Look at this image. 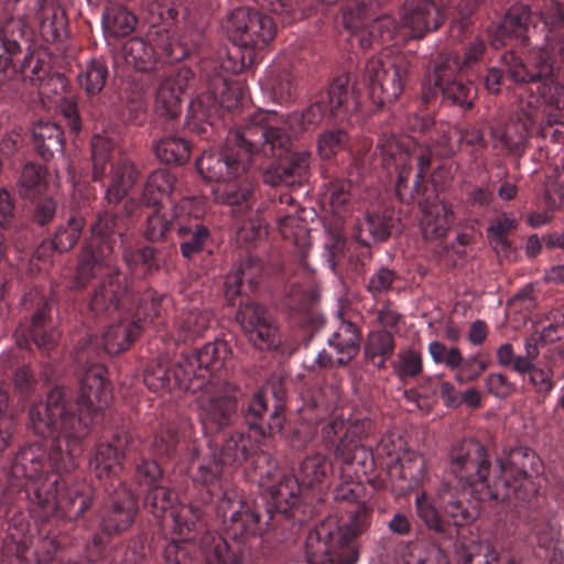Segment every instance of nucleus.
<instances>
[{
  "label": "nucleus",
  "mask_w": 564,
  "mask_h": 564,
  "mask_svg": "<svg viewBox=\"0 0 564 564\" xmlns=\"http://www.w3.org/2000/svg\"><path fill=\"white\" fill-rule=\"evenodd\" d=\"M254 51L232 44L231 47H223L214 59L204 63L203 70L206 80L217 75H236L245 70L254 59Z\"/></svg>",
  "instance_id": "e433bc0d"
},
{
  "label": "nucleus",
  "mask_w": 564,
  "mask_h": 564,
  "mask_svg": "<svg viewBox=\"0 0 564 564\" xmlns=\"http://www.w3.org/2000/svg\"><path fill=\"white\" fill-rule=\"evenodd\" d=\"M18 184L22 197L34 199L46 191V170L40 164L26 163Z\"/></svg>",
  "instance_id": "13d9d810"
},
{
  "label": "nucleus",
  "mask_w": 564,
  "mask_h": 564,
  "mask_svg": "<svg viewBox=\"0 0 564 564\" xmlns=\"http://www.w3.org/2000/svg\"><path fill=\"white\" fill-rule=\"evenodd\" d=\"M262 273V262L248 256L226 275L224 292L229 305L235 306L238 301L236 321L248 341L259 350H272L280 345L278 325L263 305L249 297L258 290Z\"/></svg>",
  "instance_id": "6e6552de"
},
{
  "label": "nucleus",
  "mask_w": 564,
  "mask_h": 564,
  "mask_svg": "<svg viewBox=\"0 0 564 564\" xmlns=\"http://www.w3.org/2000/svg\"><path fill=\"white\" fill-rule=\"evenodd\" d=\"M175 184V176L166 170L153 171L144 184L141 202L153 210L147 215L144 237L151 242H167L176 234L178 220L193 206L194 198L184 197L166 209L162 199L169 196Z\"/></svg>",
  "instance_id": "2eb2a0df"
},
{
  "label": "nucleus",
  "mask_w": 564,
  "mask_h": 564,
  "mask_svg": "<svg viewBox=\"0 0 564 564\" xmlns=\"http://www.w3.org/2000/svg\"><path fill=\"white\" fill-rule=\"evenodd\" d=\"M395 349V339L391 332L379 329L368 335L365 345V358L375 361L377 357L391 358Z\"/></svg>",
  "instance_id": "e2e57ef3"
},
{
  "label": "nucleus",
  "mask_w": 564,
  "mask_h": 564,
  "mask_svg": "<svg viewBox=\"0 0 564 564\" xmlns=\"http://www.w3.org/2000/svg\"><path fill=\"white\" fill-rule=\"evenodd\" d=\"M40 33L47 43L65 40L69 34L66 12L58 3H43L40 9Z\"/></svg>",
  "instance_id": "c03bdc74"
},
{
  "label": "nucleus",
  "mask_w": 564,
  "mask_h": 564,
  "mask_svg": "<svg viewBox=\"0 0 564 564\" xmlns=\"http://www.w3.org/2000/svg\"><path fill=\"white\" fill-rule=\"evenodd\" d=\"M207 91L192 100L186 119L187 129L202 139H209L218 120L219 112L237 110L243 98V88L229 77H209Z\"/></svg>",
  "instance_id": "dca6fc26"
},
{
  "label": "nucleus",
  "mask_w": 564,
  "mask_h": 564,
  "mask_svg": "<svg viewBox=\"0 0 564 564\" xmlns=\"http://www.w3.org/2000/svg\"><path fill=\"white\" fill-rule=\"evenodd\" d=\"M109 77L107 63L101 58L90 59L77 76L78 84L89 98L97 97Z\"/></svg>",
  "instance_id": "5fc2aeb1"
},
{
  "label": "nucleus",
  "mask_w": 564,
  "mask_h": 564,
  "mask_svg": "<svg viewBox=\"0 0 564 564\" xmlns=\"http://www.w3.org/2000/svg\"><path fill=\"white\" fill-rule=\"evenodd\" d=\"M135 14L123 6L110 4L102 13V26L106 35L124 37L130 35L137 25Z\"/></svg>",
  "instance_id": "3c124183"
},
{
  "label": "nucleus",
  "mask_w": 564,
  "mask_h": 564,
  "mask_svg": "<svg viewBox=\"0 0 564 564\" xmlns=\"http://www.w3.org/2000/svg\"><path fill=\"white\" fill-rule=\"evenodd\" d=\"M486 52V43L480 37L470 40L460 53H448L440 55L437 58H451L457 62L458 70L477 77L475 67H477L482 61Z\"/></svg>",
  "instance_id": "4d7b16f0"
},
{
  "label": "nucleus",
  "mask_w": 564,
  "mask_h": 564,
  "mask_svg": "<svg viewBox=\"0 0 564 564\" xmlns=\"http://www.w3.org/2000/svg\"><path fill=\"white\" fill-rule=\"evenodd\" d=\"M316 302L317 294L313 289L299 281H290L282 306L299 325L317 332L324 326L325 317L316 308Z\"/></svg>",
  "instance_id": "c756f323"
},
{
  "label": "nucleus",
  "mask_w": 564,
  "mask_h": 564,
  "mask_svg": "<svg viewBox=\"0 0 564 564\" xmlns=\"http://www.w3.org/2000/svg\"><path fill=\"white\" fill-rule=\"evenodd\" d=\"M216 514L221 520L223 529L228 538L245 541L248 538L261 536L274 530L278 521L264 500H242L235 490L215 489Z\"/></svg>",
  "instance_id": "4468645a"
},
{
  "label": "nucleus",
  "mask_w": 564,
  "mask_h": 564,
  "mask_svg": "<svg viewBox=\"0 0 564 564\" xmlns=\"http://www.w3.org/2000/svg\"><path fill=\"white\" fill-rule=\"evenodd\" d=\"M177 225L175 236L180 252L186 261L193 262L205 251L212 237L210 230L197 215H193L192 206Z\"/></svg>",
  "instance_id": "2f4dec72"
},
{
  "label": "nucleus",
  "mask_w": 564,
  "mask_h": 564,
  "mask_svg": "<svg viewBox=\"0 0 564 564\" xmlns=\"http://www.w3.org/2000/svg\"><path fill=\"white\" fill-rule=\"evenodd\" d=\"M123 216L105 210L90 225V236L78 256L73 289L91 286L89 310L117 316L102 335L104 351L117 355L127 350L140 336L142 326L130 316L133 301L127 275L118 268L116 250L122 242Z\"/></svg>",
  "instance_id": "7ed1b4c3"
},
{
  "label": "nucleus",
  "mask_w": 564,
  "mask_h": 564,
  "mask_svg": "<svg viewBox=\"0 0 564 564\" xmlns=\"http://www.w3.org/2000/svg\"><path fill=\"white\" fill-rule=\"evenodd\" d=\"M520 376L523 377V379H528L534 392L543 399L549 397L555 388L554 371L549 365H530V369Z\"/></svg>",
  "instance_id": "69168bd1"
},
{
  "label": "nucleus",
  "mask_w": 564,
  "mask_h": 564,
  "mask_svg": "<svg viewBox=\"0 0 564 564\" xmlns=\"http://www.w3.org/2000/svg\"><path fill=\"white\" fill-rule=\"evenodd\" d=\"M500 471L502 477L488 487L487 494L513 507L524 527L520 534L533 535L539 546L545 550L558 544L560 525L546 520L540 511L539 476L543 473V464L538 454L525 446L511 448Z\"/></svg>",
  "instance_id": "423d86ee"
},
{
  "label": "nucleus",
  "mask_w": 564,
  "mask_h": 564,
  "mask_svg": "<svg viewBox=\"0 0 564 564\" xmlns=\"http://www.w3.org/2000/svg\"><path fill=\"white\" fill-rule=\"evenodd\" d=\"M35 302V311L29 321L20 323L15 330L17 343L19 346L30 349L34 344L42 352L50 355L55 349L59 333L55 328L51 316V306L44 296L36 292H30L24 295L23 304Z\"/></svg>",
  "instance_id": "b1692460"
},
{
  "label": "nucleus",
  "mask_w": 564,
  "mask_h": 564,
  "mask_svg": "<svg viewBox=\"0 0 564 564\" xmlns=\"http://www.w3.org/2000/svg\"><path fill=\"white\" fill-rule=\"evenodd\" d=\"M303 487L294 475H284L278 484L271 486L267 494L260 497L270 507V513L279 518L292 519L296 522L304 521L306 503L302 494Z\"/></svg>",
  "instance_id": "c85d7f7f"
},
{
  "label": "nucleus",
  "mask_w": 564,
  "mask_h": 564,
  "mask_svg": "<svg viewBox=\"0 0 564 564\" xmlns=\"http://www.w3.org/2000/svg\"><path fill=\"white\" fill-rule=\"evenodd\" d=\"M532 18L529 6L516 3L508 8L503 19L489 30L491 45L496 48L507 45L513 37L521 43Z\"/></svg>",
  "instance_id": "f704fd0d"
},
{
  "label": "nucleus",
  "mask_w": 564,
  "mask_h": 564,
  "mask_svg": "<svg viewBox=\"0 0 564 564\" xmlns=\"http://www.w3.org/2000/svg\"><path fill=\"white\" fill-rule=\"evenodd\" d=\"M286 388L279 378H271L267 384L252 393L241 405L247 427L260 437L280 433L285 422Z\"/></svg>",
  "instance_id": "6ab92c4d"
},
{
  "label": "nucleus",
  "mask_w": 564,
  "mask_h": 564,
  "mask_svg": "<svg viewBox=\"0 0 564 564\" xmlns=\"http://www.w3.org/2000/svg\"><path fill=\"white\" fill-rule=\"evenodd\" d=\"M153 83V73L133 70L128 75L120 99L128 111V120L141 124L145 119V95Z\"/></svg>",
  "instance_id": "72a5a7b5"
},
{
  "label": "nucleus",
  "mask_w": 564,
  "mask_h": 564,
  "mask_svg": "<svg viewBox=\"0 0 564 564\" xmlns=\"http://www.w3.org/2000/svg\"><path fill=\"white\" fill-rule=\"evenodd\" d=\"M248 433L236 431L225 437L218 447L214 448L212 441L208 445L212 449L210 458L200 463L193 476L196 485L203 486L205 490L202 494L203 503L214 502V490L224 488L225 467H237L242 463L252 459L256 455L258 458H265L263 454L259 455V443L264 437L257 436L254 432L248 429Z\"/></svg>",
  "instance_id": "ddd939ff"
},
{
  "label": "nucleus",
  "mask_w": 564,
  "mask_h": 564,
  "mask_svg": "<svg viewBox=\"0 0 564 564\" xmlns=\"http://www.w3.org/2000/svg\"><path fill=\"white\" fill-rule=\"evenodd\" d=\"M406 449V443L402 436L397 433L384 434L376 447L379 465L387 469L391 468L397 457Z\"/></svg>",
  "instance_id": "338daca9"
},
{
  "label": "nucleus",
  "mask_w": 564,
  "mask_h": 564,
  "mask_svg": "<svg viewBox=\"0 0 564 564\" xmlns=\"http://www.w3.org/2000/svg\"><path fill=\"white\" fill-rule=\"evenodd\" d=\"M371 523V509L358 505L349 522L339 525L328 518L312 529L305 541V558L308 564H356L359 557L357 538Z\"/></svg>",
  "instance_id": "9b49d317"
},
{
  "label": "nucleus",
  "mask_w": 564,
  "mask_h": 564,
  "mask_svg": "<svg viewBox=\"0 0 564 564\" xmlns=\"http://www.w3.org/2000/svg\"><path fill=\"white\" fill-rule=\"evenodd\" d=\"M339 394L336 388L325 386L313 390L304 398L303 411L312 412L311 420H323L329 415L336 408Z\"/></svg>",
  "instance_id": "603ef678"
},
{
  "label": "nucleus",
  "mask_w": 564,
  "mask_h": 564,
  "mask_svg": "<svg viewBox=\"0 0 564 564\" xmlns=\"http://www.w3.org/2000/svg\"><path fill=\"white\" fill-rule=\"evenodd\" d=\"M93 350L89 339L75 355L79 371L76 398L68 388L56 384L45 401L30 408V429L42 437L57 435L46 446L35 442L20 447L10 468L3 471L0 514H23L21 510L26 507L46 516L61 510L69 519H77L90 508L93 487L84 481L69 484V474L77 466L85 438L106 419L113 398L108 371L90 358Z\"/></svg>",
  "instance_id": "f257e3e1"
},
{
  "label": "nucleus",
  "mask_w": 564,
  "mask_h": 564,
  "mask_svg": "<svg viewBox=\"0 0 564 564\" xmlns=\"http://www.w3.org/2000/svg\"><path fill=\"white\" fill-rule=\"evenodd\" d=\"M333 473L332 462L325 455L317 453L302 460L296 478L303 488L317 489L321 492L329 486Z\"/></svg>",
  "instance_id": "a19ab883"
},
{
  "label": "nucleus",
  "mask_w": 564,
  "mask_h": 564,
  "mask_svg": "<svg viewBox=\"0 0 564 564\" xmlns=\"http://www.w3.org/2000/svg\"><path fill=\"white\" fill-rule=\"evenodd\" d=\"M359 108L360 101L356 83L352 82L350 74L344 73L335 77L324 90L317 93L313 101L300 112L290 113L285 118L275 111L258 110L257 112H267L276 117L275 126L291 140V133L295 135L303 131L314 130L326 118L344 121ZM291 147L292 141H290ZM294 153L290 149L283 159L290 158Z\"/></svg>",
  "instance_id": "9d476101"
},
{
  "label": "nucleus",
  "mask_w": 564,
  "mask_h": 564,
  "mask_svg": "<svg viewBox=\"0 0 564 564\" xmlns=\"http://www.w3.org/2000/svg\"><path fill=\"white\" fill-rule=\"evenodd\" d=\"M517 225L516 218L507 213H501L490 221L487 232L497 248L508 252L512 249L508 237L517 228Z\"/></svg>",
  "instance_id": "0e129e2a"
},
{
  "label": "nucleus",
  "mask_w": 564,
  "mask_h": 564,
  "mask_svg": "<svg viewBox=\"0 0 564 564\" xmlns=\"http://www.w3.org/2000/svg\"><path fill=\"white\" fill-rule=\"evenodd\" d=\"M350 138L344 128H333L323 131L317 138V154L322 160H332L337 154L349 151L351 160L349 174L364 176L377 167L378 150L371 153V145L364 141L358 149H350Z\"/></svg>",
  "instance_id": "a878e982"
},
{
  "label": "nucleus",
  "mask_w": 564,
  "mask_h": 564,
  "mask_svg": "<svg viewBox=\"0 0 564 564\" xmlns=\"http://www.w3.org/2000/svg\"><path fill=\"white\" fill-rule=\"evenodd\" d=\"M276 117L253 112L243 126L230 130L219 150L204 151L196 160L198 173L210 182H226L219 199L245 214L252 208L256 183L251 175L258 155L274 161L264 169L263 182L271 186L300 187L310 175V152L283 156L290 150L288 135L275 126Z\"/></svg>",
  "instance_id": "f03ea898"
},
{
  "label": "nucleus",
  "mask_w": 564,
  "mask_h": 564,
  "mask_svg": "<svg viewBox=\"0 0 564 564\" xmlns=\"http://www.w3.org/2000/svg\"><path fill=\"white\" fill-rule=\"evenodd\" d=\"M122 257L130 268H141L147 275L158 272L161 268L158 250L151 246L144 245L137 249L127 248L123 250Z\"/></svg>",
  "instance_id": "052dcab7"
},
{
  "label": "nucleus",
  "mask_w": 564,
  "mask_h": 564,
  "mask_svg": "<svg viewBox=\"0 0 564 564\" xmlns=\"http://www.w3.org/2000/svg\"><path fill=\"white\" fill-rule=\"evenodd\" d=\"M9 69L14 74H22L33 84H41L51 72L48 55L40 50H29L22 56H15Z\"/></svg>",
  "instance_id": "de8ad7c7"
},
{
  "label": "nucleus",
  "mask_w": 564,
  "mask_h": 564,
  "mask_svg": "<svg viewBox=\"0 0 564 564\" xmlns=\"http://www.w3.org/2000/svg\"><path fill=\"white\" fill-rule=\"evenodd\" d=\"M85 224L83 215L79 213L72 215L66 225H62L57 228L51 240L42 242L36 250L37 257H48V251H57L62 253L70 250L77 243Z\"/></svg>",
  "instance_id": "37998d69"
},
{
  "label": "nucleus",
  "mask_w": 564,
  "mask_h": 564,
  "mask_svg": "<svg viewBox=\"0 0 564 564\" xmlns=\"http://www.w3.org/2000/svg\"><path fill=\"white\" fill-rule=\"evenodd\" d=\"M392 367L398 379L405 383L423 373L424 364L422 352L415 348L400 349Z\"/></svg>",
  "instance_id": "bf43d9fd"
},
{
  "label": "nucleus",
  "mask_w": 564,
  "mask_h": 564,
  "mask_svg": "<svg viewBox=\"0 0 564 564\" xmlns=\"http://www.w3.org/2000/svg\"><path fill=\"white\" fill-rule=\"evenodd\" d=\"M199 550L206 564H243L240 546L229 545L224 536L206 531L199 540Z\"/></svg>",
  "instance_id": "ea45409f"
},
{
  "label": "nucleus",
  "mask_w": 564,
  "mask_h": 564,
  "mask_svg": "<svg viewBox=\"0 0 564 564\" xmlns=\"http://www.w3.org/2000/svg\"><path fill=\"white\" fill-rule=\"evenodd\" d=\"M225 30L232 44L254 51L264 48L274 39L276 26L270 15L250 7H238L228 13Z\"/></svg>",
  "instance_id": "5701e85b"
},
{
  "label": "nucleus",
  "mask_w": 564,
  "mask_h": 564,
  "mask_svg": "<svg viewBox=\"0 0 564 564\" xmlns=\"http://www.w3.org/2000/svg\"><path fill=\"white\" fill-rule=\"evenodd\" d=\"M143 382L153 392L180 389L196 393L202 384L199 378L189 381L182 357L172 365L166 356H159L148 362L143 371Z\"/></svg>",
  "instance_id": "bb28decb"
},
{
  "label": "nucleus",
  "mask_w": 564,
  "mask_h": 564,
  "mask_svg": "<svg viewBox=\"0 0 564 564\" xmlns=\"http://www.w3.org/2000/svg\"><path fill=\"white\" fill-rule=\"evenodd\" d=\"M191 143L178 137L161 139L154 147L156 158L165 164H185L191 156Z\"/></svg>",
  "instance_id": "6e6d98bb"
},
{
  "label": "nucleus",
  "mask_w": 564,
  "mask_h": 564,
  "mask_svg": "<svg viewBox=\"0 0 564 564\" xmlns=\"http://www.w3.org/2000/svg\"><path fill=\"white\" fill-rule=\"evenodd\" d=\"M267 86L274 101L291 104L299 96L300 79L293 69L275 67L268 75Z\"/></svg>",
  "instance_id": "09e8293b"
},
{
  "label": "nucleus",
  "mask_w": 564,
  "mask_h": 564,
  "mask_svg": "<svg viewBox=\"0 0 564 564\" xmlns=\"http://www.w3.org/2000/svg\"><path fill=\"white\" fill-rule=\"evenodd\" d=\"M31 32L21 19L11 18L0 29V72L9 69L15 56L31 48Z\"/></svg>",
  "instance_id": "c9c22d12"
},
{
  "label": "nucleus",
  "mask_w": 564,
  "mask_h": 564,
  "mask_svg": "<svg viewBox=\"0 0 564 564\" xmlns=\"http://www.w3.org/2000/svg\"><path fill=\"white\" fill-rule=\"evenodd\" d=\"M388 473L391 477L404 480L406 482L405 489H414L421 485L425 477V459L422 455L408 448L397 457V462L392 464L391 468H388Z\"/></svg>",
  "instance_id": "49530a36"
},
{
  "label": "nucleus",
  "mask_w": 564,
  "mask_h": 564,
  "mask_svg": "<svg viewBox=\"0 0 564 564\" xmlns=\"http://www.w3.org/2000/svg\"><path fill=\"white\" fill-rule=\"evenodd\" d=\"M335 464L345 477L367 476L379 464L376 453L358 443L339 442L334 451Z\"/></svg>",
  "instance_id": "473e14b6"
},
{
  "label": "nucleus",
  "mask_w": 564,
  "mask_h": 564,
  "mask_svg": "<svg viewBox=\"0 0 564 564\" xmlns=\"http://www.w3.org/2000/svg\"><path fill=\"white\" fill-rule=\"evenodd\" d=\"M506 458L507 453L492 466L481 442L464 438L454 443L447 456V470L460 482V488L444 481L433 499L425 492L417 495L415 508L420 519L436 533L449 539L458 536L459 528L478 517L481 501L506 502L487 494L488 487L502 477L500 466Z\"/></svg>",
  "instance_id": "20e7f679"
},
{
  "label": "nucleus",
  "mask_w": 564,
  "mask_h": 564,
  "mask_svg": "<svg viewBox=\"0 0 564 564\" xmlns=\"http://www.w3.org/2000/svg\"><path fill=\"white\" fill-rule=\"evenodd\" d=\"M491 361L488 355L476 352L467 357L454 371V380L458 384L475 382L489 368Z\"/></svg>",
  "instance_id": "680f3d73"
},
{
  "label": "nucleus",
  "mask_w": 564,
  "mask_h": 564,
  "mask_svg": "<svg viewBox=\"0 0 564 564\" xmlns=\"http://www.w3.org/2000/svg\"><path fill=\"white\" fill-rule=\"evenodd\" d=\"M130 432L121 426L110 430L104 441H99L89 459L90 473L99 485L89 484L94 495L102 490L107 496L100 508V527L105 534L119 535L134 523L139 512L138 497L119 478L122 460L133 446Z\"/></svg>",
  "instance_id": "0eeeda50"
},
{
  "label": "nucleus",
  "mask_w": 564,
  "mask_h": 564,
  "mask_svg": "<svg viewBox=\"0 0 564 564\" xmlns=\"http://www.w3.org/2000/svg\"><path fill=\"white\" fill-rule=\"evenodd\" d=\"M212 313L200 307L199 299L193 300L184 307L175 322V341L177 344L193 341L203 336L209 328Z\"/></svg>",
  "instance_id": "4c0bfd02"
},
{
  "label": "nucleus",
  "mask_w": 564,
  "mask_h": 564,
  "mask_svg": "<svg viewBox=\"0 0 564 564\" xmlns=\"http://www.w3.org/2000/svg\"><path fill=\"white\" fill-rule=\"evenodd\" d=\"M193 77L189 68L181 67L160 83L154 100V112L158 117L174 120L181 115L182 96Z\"/></svg>",
  "instance_id": "7c9ffc66"
},
{
  "label": "nucleus",
  "mask_w": 564,
  "mask_h": 564,
  "mask_svg": "<svg viewBox=\"0 0 564 564\" xmlns=\"http://www.w3.org/2000/svg\"><path fill=\"white\" fill-rule=\"evenodd\" d=\"M361 332L350 321H343L338 329L328 338V346L337 352V362L348 365L359 352Z\"/></svg>",
  "instance_id": "a18cd8bd"
},
{
  "label": "nucleus",
  "mask_w": 564,
  "mask_h": 564,
  "mask_svg": "<svg viewBox=\"0 0 564 564\" xmlns=\"http://www.w3.org/2000/svg\"><path fill=\"white\" fill-rule=\"evenodd\" d=\"M116 141L108 134L96 133L90 140L91 178L105 188L109 204H118L137 180V169L126 158L115 160Z\"/></svg>",
  "instance_id": "f3484780"
},
{
  "label": "nucleus",
  "mask_w": 564,
  "mask_h": 564,
  "mask_svg": "<svg viewBox=\"0 0 564 564\" xmlns=\"http://www.w3.org/2000/svg\"><path fill=\"white\" fill-rule=\"evenodd\" d=\"M191 54V48L175 41L167 30H158L149 34V42L133 37L123 46L126 63L134 70L153 73L159 62L173 64Z\"/></svg>",
  "instance_id": "4be33fe9"
},
{
  "label": "nucleus",
  "mask_w": 564,
  "mask_h": 564,
  "mask_svg": "<svg viewBox=\"0 0 564 564\" xmlns=\"http://www.w3.org/2000/svg\"><path fill=\"white\" fill-rule=\"evenodd\" d=\"M231 356V348L229 344L223 339H217L207 343L200 349L182 355L183 367L188 372L189 381L196 379L202 380L199 389L208 386L212 381H221L215 378V375L220 371L225 362Z\"/></svg>",
  "instance_id": "cd10ccee"
},
{
  "label": "nucleus",
  "mask_w": 564,
  "mask_h": 564,
  "mask_svg": "<svg viewBox=\"0 0 564 564\" xmlns=\"http://www.w3.org/2000/svg\"><path fill=\"white\" fill-rule=\"evenodd\" d=\"M411 67L404 56L371 57L367 61L361 80L368 88L369 98L377 107L394 102L404 89Z\"/></svg>",
  "instance_id": "412c9836"
},
{
  "label": "nucleus",
  "mask_w": 564,
  "mask_h": 564,
  "mask_svg": "<svg viewBox=\"0 0 564 564\" xmlns=\"http://www.w3.org/2000/svg\"><path fill=\"white\" fill-rule=\"evenodd\" d=\"M197 503H178L177 494L164 486L150 487L145 492L143 506L158 520L163 532L171 530L175 536L164 547L163 564H188L187 542L195 539L194 532L203 528L202 494ZM208 503H204L207 506Z\"/></svg>",
  "instance_id": "1a4fd4ad"
},
{
  "label": "nucleus",
  "mask_w": 564,
  "mask_h": 564,
  "mask_svg": "<svg viewBox=\"0 0 564 564\" xmlns=\"http://www.w3.org/2000/svg\"><path fill=\"white\" fill-rule=\"evenodd\" d=\"M32 147L45 162L53 159L55 153H63L64 132L62 128L51 121L37 122L32 128Z\"/></svg>",
  "instance_id": "79ce46f5"
},
{
  "label": "nucleus",
  "mask_w": 564,
  "mask_h": 564,
  "mask_svg": "<svg viewBox=\"0 0 564 564\" xmlns=\"http://www.w3.org/2000/svg\"><path fill=\"white\" fill-rule=\"evenodd\" d=\"M469 74L458 70L457 62L437 58L422 82V99L431 102L441 97V104L466 112L474 108L478 93Z\"/></svg>",
  "instance_id": "a211bd4d"
},
{
  "label": "nucleus",
  "mask_w": 564,
  "mask_h": 564,
  "mask_svg": "<svg viewBox=\"0 0 564 564\" xmlns=\"http://www.w3.org/2000/svg\"><path fill=\"white\" fill-rule=\"evenodd\" d=\"M130 293L133 301L130 316L134 322H139L142 327L148 321H153V318L161 315L163 302L169 300L164 295H159L153 289H148L141 295L137 296L130 288Z\"/></svg>",
  "instance_id": "864d4df0"
},
{
  "label": "nucleus",
  "mask_w": 564,
  "mask_h": 564,
  "mask_svg": "<svg viewBox=\"0 0 564 564\" xmlns=\"http://www.w3.org/2000/svg\"><path fill=\"white\" fill-rule=\"evenodd\" d=\"M7 381L12 382L14 391L22 398H28L34 392L37 380L30 366L19 364L13 354L0 356V388L8 392L3 386Z\"/></svg>",
  "instance_id": "58836bf2"
},
{
  "label": "nucleus",
  "mask_w": 564,
  "mask_h": 564,
  "mask_svg": "<svg viewBox=\"0 0 564 564\" xmlns=\"http://www.w3.org/2000/svg\"><path fill=\"white\" fill-rule=\"evenodd\" d=\"M502 63L514 84L534 87L546 105L564 109V84L557 77L562 63L551 50L533 48L520 55L509 54Z\"/></svg>",
  "instance_id": "f8f14e48"
},
{
  "label": "nucleus",
  "mask_w": 564,
  "mask_h": 564,
  "mask_svg": "<svg viewBox=\"0 0 564 564\" xmlns=\"http://www.w3.org/2000/svg\"><path fill=\"white\" fill-rule=\"evenodd\" d=\"M185 427H191L187 422H169L161 427L153 441V451L156 455L172 458L177 455L185 442Z\"/></svg>",
  "instance_id": "8fccbe9b"
},
{
  "label": "nucleus",
  "mask_w": 564,
  "mask_h": 564,
  "mask_svg": "<svg viewBox=\"0 0 564 564\" xmlns=\"http://www.w3.org/2000/svg\"><path fill=\"white\" fill-rule=\"evenodd\" d=\"M9 401V392L0 388V453L10 446L17 430L15 414Z\"/></svg>",
  "instance_id": "774afa93"
},
{
  "label": "nucleus",
  "mask_w": 564,
  "mask_h": 564,
  "mask_svg": "<svg viewBox=\"0 0 564 564\" xmlns=\"http://www.w3.org/2000/svg\"><path fill=\"white\" fill-rule=\"evenodd\" d=\"M540 117V100L530 98L519 100L510 117L503 126L491 127V137L496 143L510 153L523 151L528 138L536 128Z\"/></svg>",
  "instance_id": "393cba45"
},
{
  "label": "nucleus",
  "mask_w": 564,
  "mask_h": 564,
  "mask_svg": "<svg viewBox=\"0 0 564 564\" xmlns=\"http://www.w3.org/2000/svg\"><path fill=\"white\" fill-rule=\"evenodd\" d=\"M378 161L383 169H399L395 185L402 202L416 200L422 213V227L426 238L444 237L455 217L451 206L438 199L435 187L426 182L433 151L425 141L416 143L410 152L394 135H381L377 143Z\"/></svg>",
  "instance_id": "39448f33"
},
{
  "label": "nucleus",
  "mask_w": 564,
  "mask_h": 564,
  "mask_svg": "<svg viewBox=\"0 0 564 564\" xmlns=\"http://www.w3.org/2000/svg\"><path fill=\"white\" fill-rule=\"evenodd\" d=\"M197 417L206 437L218 435L239 419V389L228 381H212L198 389Z\"/></svg>",
  "instance_id": "aec40b11"
}]
</instances>
